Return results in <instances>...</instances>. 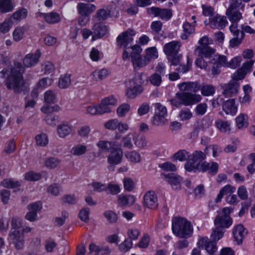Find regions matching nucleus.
<instances>
[{
	"label": "nucleus",
	"instance_id": "9b49d317",
	"mask_svg": "<svg viewBox=\"0 0 255 255\" xmlns=\"http://www.w3.org/2000/svg\"><path fill=\"white\" fill-rule=\"evenodd\" d=\"M228 22L226 16L217 14L214 16L209 18V24L213 29H224L228 24Z\"/></svg>",
	"mask_w": 255,
	"mask_h": 255
},
{
	"label": "nucleus",
	"instance_id": "37998d69",
	"mask_svg": "<svg viewBox=\"0 0 255 255\" xmlns=\"http://www.w3.org/2000/svg\"><path fill=\"white\" fill-rule=\"evenodd\" d=\"M0 185L5 188H13L19 186L20 183L18 181H14L10 179H6L1 181Z\"/></svg>",
	"mask_w": 255,
	"mask_h": 255
},
{
	"label": "nucleus",
	"instance_id": "1a4fd4ad",
	"mask_svg": "<svg viewBox=\"0 0 255 255\" xmlns=\"http://www.w3.org/2000/svg\"><path fill=\"white\" fill-rule=\"evenodd\" d=\"M179 99L182 101L183 105L188 106L194 105L200 102L202 99L199 94L189 92L177 93Z\"/></svg>",
	"mask_w": 255,
	"mask_h": 255
},
{
	"label": "nucleus",
	"instance_id": "3c124183",
	"mask_svg": "<svg viewBox=\"0 0 255 255\" xmlns=\"http://www.w3.org/2000/svg\"><path fill=\"white\" fill-rule=\"evenodd\" d=\"M212 59L213 61L216 62L221 67H228V61L226 56L216 55Z\"/></svg>",
	"mask_w": 255,
	"mask_h": 255
},
{
	"label": "nucleus",
	"instance_id": "5701e85b",
	"mask_svg": "<svg viewBox=\"0 0 255 255\" xmlns=\"http://www.w3.org/2000/svg\"><path fill=\"white\" fill-rule=\"evenodd\" d=\"M143 90V88L142 87L129 83V86L127 88L126 93L128 98L133 99L141 94Z\"/></svg>",
	"mask_w": 255,
	"mask_h": 255
},
{
	"label": "nucleus",
	"instance_id": "a211bd4d",
	"mask_svg": "<svg viewBox=\"0 0 255 255\" xmlns=\"http://www.w3.org/2000/svg\"><path fill=\"white\" fill-rule=\"evenodd\" d=\"M181 46L180 43L176 41H172L165 44L163 47V51L168 56H174L176 55Z\"/></svg>",
	"mask_w": 255,
	"mask_h": 255
},
{
	"label": "nucleus",
	"instance_id": "7c9ffc66",
	"mask_svg": "<svg viewBox=\"0 0 255 255\" xmlns=\"http://www.w3.org/2000/svg\"><path fill=\"white\" fill-rule=\"evenodd\" d=\"M111 10L108 8H101L97 11L94 18L97 19L98 21H104L111 17Z\"/></svg>",
	"mask_w": 255,
	"mask_h": 255
},
{
	"label": "nucleus",
	"instance_id": "9d476101",
	"mask_svg": "<svg viewBox=\"0 0 255 255\" xmlns=\"http://www.w3.org/2000/svg\"><path fill=\"white\" fill-rule=\"evenodd\" d=\"M248 233V230L241 224L235 226L233 229V235L234 241L238 245L243 244V241Z\"/></svg>",
	"mask_w": 255,
	"mask_h": 255
},
{
	"label": "nucleus",
	"instance_id": "603ef678",
	"mask_svg": "<svg viewBox=\"0 0 255 255\" xmlns=\"http://www.w3.org/2000/svg\"><path fill=\"white\" fill-rule=\"evenodd\" d=\"M134 144L139 148H144L146 146L147 142L145 137L142 135H137L133 137Z\"/></svg>",
	"mask_w": 255,
	"mask_h": 255
},
{
	"label": "nucleus",
	"instance_id": "c85d7f7f",
	"mask_svg": "<svg viewBox=\"0 0 255 255\" xmlns=\"http://www.w3.org/2000/svg\"><path fill=\"white\" fill-rule=\"evenodd\" d=\"M57 132L60 137H65L71 132V128L67 123H63L57 127Z\"/></svg>",
	"mask_w": 255,
	"mask_h": 255
},
{
	"label": "nucleus",
	"instance_id": "39448f33",
	"mask_svg": "<svg viewBox=\"0 0 255 255\" xmlns=\"http://www.w3.org/2000/svg\"><path fill=\"white\" fill-rule=\"evenodd\" d=\"M232 209L225 207L218 212L214 219V225L217 228L224 229L229 228L233 224V220L230 216Z\"/></svg>",
	"mask_w": 255,
	"mask_h": 255
},
{
	"label": "nucleus",
	"instance_id": "dca6fc26",
	"mask_svg": "<svg viewBox=\"0 0 255 255\" xmlns=\"http://www.w3.org/2000/svg\"><path fill=\"white\" fill-rule=\"evenodd\" d=\"M178 88L180 91L183 92L196 93L200 90L201 86L197 82H185L179 84Z\"/></svg>",
	"mask_w": 255,
	"mask_h": 255
},
{
	"label": "nucleus",
	"instance_id": "393cba45",
	"mask_svg": "<svg viewBox=\"0 0 255 255\" xmlns=\"http://www.w3.org/2000/svg\"><path fill=\"white\" fill-rule=\"evenodd\" d=\"M97 146L104 151H112L116 146H119L120 144L116 141H108L106 140H100L97 143Z\"/></svg>",
	"mask_w": 255,
	"mask_h": 255
},
{
	"label": "nucleus",
	"instance_id": "de8ad7c7",
	"mask_svg": "<svg viewBox=\"0 0 255 255\" xmlns=\"http://www.w3.org/2000/svg\"><path fill=\"white\" fill-rule=\"evenodd\" d=\"M190 156V153L184 149L180 150L174 154V158L180 161H185L189 159Z\"/></svg>",
	"mask_w": 255,
	"mask_h": 255
},
{
	"label": "nucleus",
	"instance_id": "2eb2a0df",
	"mask_svg": "<svg viewBox=\"0 0 255 255\" xmlns=\"http://www.w3.org/2000/svg\"><path fill=\"white\" fill-rule=\"evenodd\" d=\"M223 89L222 94L225 97H231L237 93L239 84L237 82H230L225 84L222 86Z\"/></svg>",
	"mask_w": 255,
	"mask_h": 255
},
{
	"label": "nucleus",
	"instance_id": "5fc2aeb1",
	"mask_svg": "<svg viewBox=\"0 0 255 255\" xmlns=\"http://www.w3.org/2000/svg\"><path fill=\"white\" fill-rule=\"evenodd\" d=\"M36 144L38 146H44L48 143V137L45 134H40L35 136Z\"/></svg>",
	"mask_w": 255,
	"mask_h": 255
},
{
	"label": "nucleus",
	"instance_id": "bb28decb",
	"mask_svg": "<svg viewBox=\"0 0 255 255\" xmlns=\"http://www.w3.org/2000/svg\"><path fill=\"white\" fill-rule=\"evenodd\" d=\"M162 176L171 185H179L182 181V178L173 173L168 174H162Z\"/></svg>",
	"mask_w": 255,
	"mask_h": 255
},
{
	"label": "nucleus",
	"instance_id": "20e7f679",
	"mask_svg": "<svg viewBox=\"0 0 255 255\" xmlns=\"http://www.w3.org/2000/svg\"><path fill=\"white\" fill-rule=\"evenodd\" d=\"M245 4L237 0H230V4L226 11V14L232 23H238L243 18L242 13Z\"/></svg>",
	"mask_w": 255,
	"mask_h": 255
},
{
	"label": "nucleus",
	"instance_id": "c03bdc74",
	"mask_svg": "<svg viewBox=\"0 0 255 255\" xmlns=\"http://www.w3.org/2000/svg\"><path fill=\"white\" fill-rule=\"evenodd\" d=\"M149 81L152 85L158 87L162 82L161 76L157 73H154L150 76Z\"/></svg>",
	"mask_w": 255,
	"mask_h": 255
},
{
	"label": "nucleus",
	"instance_id": "b1692460",
	"mask_svg": "<svg viewBox=\"0 0 255 255\" xmlns=\"http://www.w3.org/2000/svg\"><path fill=\"white\" fill-rule=\"evenodd\" d=\"M89 248L90 253H95V255H103L104 254H109L111 252V250L108 247H100L93 243L90 245Z\"/></svg>",
	"mask_w": 255,
	"mask_h": 255
},
{
	"label": "nucleus",
	"instance_id": "4468645a",
	"mask_svg": "<svg viewBox=\"0 0 255 255\" xmlns=\"http://www.w3.org/2000/svg\"><path fill=\"white\" fill-rule=\"evenodd\" d=\"M198 245L202 248H204L210 255H213L217 249L216 243L209 240L207 237L201 238L198 242Z\"/></svg>",
	"mask_w": 255,
	"mask_h": 255
},
{
	"label": "nucleus",
	"instance_id": "473e14b6",
	"mask_svg": "<svg viewBox=\"0 0 255 255\" xmlns=\"http://www.w3.org/2000/svg\"><path fill=\"white\" fill-rule=\"evenodd\" d=\"M237 126L239 129L246 128L248 126V116L241 114L236 119Z\"/></svg>",
	"mask_w": 255,
	"mask_h": 255
},
{
	"label": "nucleus",
	"instance_id": "69168bd1",
	"mask_svg": "<svg viewBox=\"0 0 255 255\" xmlns=\"http://www.w3.org/2000/svg\"><path fill=\"white\" fill-rule=\"evenodd\" d=\"M10 191L8 189H2L0 191V197L1 202L4 204L8 203L10 199Z\"/></svg>",
	"mask_w": 255,
	"mask_h": 255
},
{
	"label": "nucleus",
	"instance_id": "49530a36",
	"mask_svg": "<svg viewBox=\"0 0 255 255\" xmlns=\"http://www.w3.org/2000/svg\"><path fill=\"white\" fill-rule=\"evenodd\" d=\"M145 58H148V62L150 61L151 59H155L158 57V52L155 47H151L148 48L146 50V54L144 56Z\"/></svg>",
	"mask_w": 255,
	"mask_h": 255
},
{
	"label": "nucleus",
	"instance_id": "0eeeda50",
	"mask_svg": "<svg viewBox=\"0 0 255 255\" xmlns=\"http://www.w3.org/2000/svg\"><path fill=\"white\" fill-rule=\"evenodd\" d=\"M123 149L119 146H116L115 149H113L110 154L108 156L107 161L110 164L108 167L109 170H114V167L113 165H117L120 163L123 159Z\"/></svg>",
	"mask_w": 255,
	"mask_h": 255
},
{
	"label": "nucleus",
	"instance_id": "e433bc0d",
	"mask_svg": "<svg viewBox=\"0 0 255 255\" xmlns=\"http://www.w3.org/2000/svg\"><path fill=\"white\" fill-rule=\"evenodd\" d=\"M27 10L25 8H21L15 11L10 18L16 20H20L25 18L27 16Z\"/></svg>",
	"mask_w": 255,
	"mask_h": 255
},
{
	"label": "nucleus",
	"instance_id": "4d7b16f0",
	"mask_svg": "<svg viewBox=\"0 0 255 255\" xmlns=\"http://www.w3.org/2000/svg\"><path fill=\"white\" fill-rule=\"evenodd\" d=\"M60 161L57 158L50 157L45 161V165L46 167L49 169H53L57 167Z\"/></svg>",
	"mask_w": 255,
	"mask_h": 255
},
{
	"label": "nucleus",
	"instance_id": "6e6552de",
	"mask_svg": "<svg viewBox=\"0 0 255 255\" xmlns=\"http://www.w3.org/2000/svg\"><path fill=\"white\" fill-rule=\"evenodd\" d=\"M135 32L132 29L129 28L123 32L117 38V45L120 48L128 47V45L133 41L132 37L135 35Z\"/></svg>",
	"mask_w": 255,
	"mask_h": 255
},
{
	"label": "nucleus",
	"instance_id": "412c9836",
	"mask_svg": "<svg viewBox=\"0 0 255 255\" xmlns=\"http://www.w3.org/2000/svg\"><path fill=\"white\" fill-rule=\"evenodd\" d=\"M77 8L80 15L89 16L90 14L96 10V6L93 4L80 2L77 4Z\"/></svg>",
	"mask_w": 255,
	"mask_h": 255
},
{
	"label": "nucleus",
	"instance_id": "bf43d9fd",
	"mask_svg": "<svg viewBox=\"0 0 255 255\" xmlns=\"http://www.w3.org/2000/svg\"><path fill=\"white\" fill-rule=\"evenodd\" d=\"M130 106L127 104H124L117 109V113L119 117H123L129 111Z\"/></svg>",
	"mask_w": 255,
	"mask_h": 255
},
{
	"label": "nucleus",
	"instance_id": "f8f14e48",
	"mask_svg": "<svg viewBox=\"0 0 255 255\" xmlns=\"http://www.w3.org/2000/svg\"><path fill=\"white\" fill-rule=\"evenodd\" d=\"M143 205L149 209L155 210L158 207L157 197L153 191H148L143 197Z\"/></svg>",
	"mask_w": 255,
	"mask_h": 255
},
{
	"label": "nucleus",
	"instance_id": "338daca9",
	"mask_svg": "<svg viewBox=\"0 0 255 255\" xmlns=\"http://www.w3.org/2000/svg\"><path fill=\"white\" fill-rule=\"evenodd\" d=\"M122 143H123V146L125 147H127L128 149H131L132 148L133 145L131 142V137L130 133L122 137Z\"/></svg>",
	"mask_w": 255,
	"mask_h": 255
},
{
	"label": "nucleus",
	"instance_id": "2f4dec72",
	"mask_svg": "<svg viewBox=\"0 0 255 255\" xmlns=\"http://www.w3.org/2000/svg\"><path fill=\"white\" fill-rule=\"evenodd\" d=\"M118 201L122 206L132 205L135 202V198L131 195H120L118 196Z\"/></svg>",
	"mask_w": 255,
	"mask_h": 255
},
{
	"label": "nucleus",
	"instance_id": "ea45409f",
	"mask_svg": "<svg viewBox=\"0 0 255 255\" xmlns=\"http://www.w3.org/2000/svg\"><path fill=\"white\" fill-rule=\"evenodd\" d=\"M217 128L222 132H227L230 130V124L228 121L218 120L215 122Z\"/></svg>",
	"mask_w": 255,
	"mask_h": 255
},
{
	"label": "nucleus",
	"instance_id": "7ed1b4c3",
	"mask_svg": "<svg viewBox=\"0 0 255 255\" xmlns=\"http://www.w3.org/2000/svg\"><path fill=\"white\" fill-rule=\"evenodd\" d=\"M172 230L176 237L180 238H188L193 233L191 223L185 219L179 217H175L172 219Z\"/></svg>",
	"mask_w": 255,
	"mask_h": 255
},
{
	"label": "nucleus",
	"instance_id": "cd10ccee",
	"mask_svg": "<svg viewBox=\"0 0 255 255\" xmlns=\"http://www.w3.org/2000/svg\"><path fill=\"white\" fill-rule=\"evenodd\" d=\"M129 82L130 83L142 87L147 82V77L146 74L138 73L135 74L134 77Z\"/></svg>",
	"mask_w": 255,
	"mask_h": 255
},
{
	"label": "nucleus",
	"instance_id": "72a5a7b5",
	"mask_svg": "<svg viewBox=\"0 0 255 255\" xmlns=\"http://www.w3.org/2000/svg\"><path fill=\"white\" fill-rule=\"evenodd\" d=\"M71 75L66 73L59 78L58 85L60 88L65 89L68 87L71 84Z\"/></svg>",
	"mask_w": 255,
	"mask_h": 255
},
{
	"label": "nucleus",
	"instance_id": "f3484780",
	"mask_svg": "<svg viewBox=\"0 0 255 255\" xmlns=\"http://www.w3.org/2000/svg\"><path fill=\"white\" fill-rule=\"evenodd\" d=\"M41 56V53L39 50H37L34 54L29 53L27 54L23 60V64L25 67H31L35 66L38 62L39 59Z\"/></svg>",
	"mask_w": 255,
	"mask_h": 255
},
{
	"label": "nucleus",
	"instance_id": "aec40b11",
	"mask_svg": "<svg viewBox=\"0 0 255 255\" xmlns=\"http://www.w3.org/2000/svg\"><path fill=\"white\" fill-rule=\"evenodd\" d=\"M92 29L93 40L101 38L108 31L107 26L100 23L95 24Z\"/></svg>",
	"mask_w": 255,
	"mask_h": 255
},
{
	"label": "nucleus",
	"instance_id": "ddd939ff",
	"mask_svg": "<svg viewBox=\"0 0 255 255\" xmlns=\"http://www.w3.org/2000/svg\"><path fill=\"white\" fill-rule=\"evenodd\" d=\"M9 240L17 250L21 249L24 245V235L19 230H14L9 234Z\"/></svg>",
	"mask_w": 255,
	"mask_h": 255
},
{
	"label": "nucleus",
	"instance_id": "a878e982",
	"mask_svg": "<svg viewBox=\"0 0 255 255\" xmlns=\"http://www.w3.org/2000/svg\"><path fill=\"white\" fill-rule=\"evenodd\" d=\"M131 59L134 68L144 67L149 63L148 58H145L144 56L142 58L141 55L132 56Z\"/></svg>",
	"mask_w": 255,
	"mask_h": 255
},
{
	"label": "nucleus",
	"instance_id": "13d9d810",
	"mask_svg": "<svg viewBox=\"0 0 255 255\" xmlns=\"http://www.w3.org/2000/svg\"><path fill=\"white\" fill-rule=\"evenodd\" d=\"M244 39V33H241L240 36H234L229 41V46L231 47H235L238 46L242 42Z\"/></svg>",
	"mask_w": 255,
	"mask_h": 255
},
{
	"label": "nucleus",
	"instance_id": "6e6d98bb",
	"mask_svg": "<svg viewBox=\"0 0 255 255\" xmlns=\"http://www.w3.org/2000/svg\"><path fill=\"white\" fill-rule=\"evenodd\" d=\"M132 242L128 239H125L124 242L122 243L119 246L120 250L122 252H127L131 248Z\"/></svg>",
	"mask_w": 255,
	"mask_h": 255
},
{
	"label": "nucleus",
	"instance_id": "774afa93",
	"mask_svg": "<svg viewBox=\"0 0 255 255\" xmlns=\"http://www.w3.org/2000/svg\"><path fill=\"white\" fill-rule=\"evenodd\" d=\"M98 109L99 110V114L109 113L112 111L111 107L107 104H106L103 100L98 105Z\"/></svg>",
	"mask_w": 255,
	"mask_h": 255
},
{
	"label": "nucleus",
	"instance_id": "f03ea898",
	"mask_svg": "<svg viewBox=\"0 0 255 255\" xmlns=\"http://www.w3.org/2000/svg\"><path fill=\"white\" fill-rule=\"evenodd\" d=\"M206 153L201 150L194 151L190 159L185 164V169L189 171H196L205 172L208 171L210 174L215 175L218 170L219 165L217 162H208L206 159Z\"/></svg>",
	"mask_w": 255,
	"mask_h": 255
},
{
	"label": "nucleus",
	"instance_id": "0e129e2a",
	"mask_svg": "<svg viewBox=\"0 0 255 255\" xmlns=\"http://www.w3.org/2000/svg\"><path fill=\"white\" fill-rule=\"evenodd\" d=\"M247 72L242 68H239L232 75V79L235 80H240L245 78Z\"/></svg>",
	"mask_w": 255,
	"mask_h": 255
},
{
	"label": "nucleus",
	"instance_id": "a19ab883",
	"mask_svg": "<svg viewBox=\"0 0 255 255\" xmlns=\"http://www.w3.org/2000/svg\"><path fill=\"white\" fill-rule=\"evenodd\" d=\"M126 157L130 162L138 163L140 161V155L136 151L133 150L125 153Z\"/></svg>",
	"mask_w": 255,
	"mask_h": 255
},
{
	"label": "nucleus",
	"instance_id": "8fccbe9b",
	"mask_svg": "<svg viewBox=\"0 0 255 255\" xmlns=\"http://www.w3.org/2000/svg\"><path fill=\"white\" fill-rule=\"evenodd\" d=\"M201 92L204 96H210L213 95L215 92V88L212 85H206L201 87Z\"/></svg>",
	"mask_w": 255,
	"mask_h": 255
},
{
	"label": "nucleus",
	"instance_id": "4c0bfd02",
	"mask_svg": "<svg viewBox=\"0 0 255 255\" xmlns=\"http://www.w3.org/2000/svg\"><path fill=\"white\" fill-rule=\"evenodd\" d=\"M224 233V229H220L215 227V228L213 230L211 235V240L217 243V242L223 237Z\"/></svg>",
	"mask_w": 255,
	"mask_h": 255
},
{
	"label": "nucleus",
	"instance_id": "58836bf2",
	"mask_svg": "<svg viewBox=\"0 0 255 255\" xmlns=\"http://www.w3.org/2000/svg\"><path fill=\"white\" fill-rule=\"evenodd\" d=\"M25 27L24 26H18L13 32V38L15 41H19L21 40L25 31Z\"/></svg>",
	"mask_w": 255,
	"mask_h": 255
},
{
	"label": "nucleus",
	"instance_id": "052dcab7",
	"mask_svg": "<svg viewBox=\"0 0 255 255\" xmlns=\"http://www.w3.org/2000/svg\"><path fill=\"white\" fill-rule=\"evenodd\" d=\"M90 210L88 208H82L79 213V217L82 221L87 223L89 220Z\"/></svg>",
	"mask_w": 255,
	"mask_h": 255
},
{
	"label": "nucleus",
	"instance_id": "f704fd0d",
	"mask_svg": "<svg viewBox=\"0 0 255 255\" xmlns=\"http://www.w3.org/2000/svg\"><path fill=\"white\" fill-rule=\"evenodd\" d=\"M87 150V146L82 144H78L72 147L71 152L74 155L80 156L85 154Z\"/></svg>",
	"mask_w": 255,
	"mask_h": 255
},
{
	"label": "nucleus",
	"instance_id": "4be33fe9",
	"mask_svg": "<svg viewBox=\"0 0 255 255\" xmlns=\"http://www.w3.org/2000/svg\"><path fill=\"white\" fill-rule=\"evenodd\" d=\"M196 52L199 56L210 58L214 54L215 50L209 46H200L196 49Z\"/></svg>",
	"mask_w": 255,
	"mask_h": 255
},
{
	"label": "nucleus",
	"instance_id": "09e8293b",
	"mask_svg": "<svg viewBox=\"0 0 255 255\" xmlns=\"http://www.w3.org/2000/svg\"><path fill=\"white\" fill-rule=\"evenodd\" d=\"M12 24L11 18L5 19V20L0 24V31L3 33L7 32L11 28Z\"/></svg>",
	"mask_w": 255,
	"mask_h": 255
},
{
	"label": "nucleus",
	"instance_id": "a18cd8bd",
	"mask_svg": "<svg viewBox=\"0 0 255 255\" xmlns=\"http://www.w3.org/2000/svg\"><path fill=\"white\" fill-rule=\"evenodd\" d=\"M103 215L109 223H115L118 220L117 215L112 210H107L105 211Z\"/></svg>",
	"mask_w": 255,
	"mask_h": 255
},
{
	"label": "nucleus",
	"instance_id": "680f3d73",
	"mask_svg": "<svg viewBox=\"0 0 255 255\" xmlns=\"http://www.w3.org/2000/svg\"><path fill=\"white\" fill-rule=\"evenodd\" d=\"M207 105L205 103L198 104L195 110L196 114L198 116L204 115L207 111Z\"/></svg>",
	"mask_w": 255,
	"mask_h": 255
},
{
	"label": "nucleus",
	"instance_id": "6ab92c4d",
	"mask_svg": "<svg viewBox=\"0 0 255 255\" xmlns=\"http://www.w3.org/2000/svg\"><path fill=\"white\" fill-rule=\"evenodd\" d=\"M233 99H229L222 103V110L227 115L234 116L237 112L238 107Z\"/></svg>",
	"mask_w": 255,
	"mask_h": 255
},
{
	"label": "nucleus",
	"instance_id": "f257e3e1",
	"mask_svg": "<svg viewBox=\"0 0 255 255\" xmlns=\"http://www.w3.org/2000/svg\"><path fill=\"white\" fill-rule=\"evenodd\" d=\"M25 69L19 62H14L10 69L9 74L4 80V84L8 90H12L14 94H19L27 91L23 74Z\"/></svg>",
	"mask_w": 255,
	"mask_h": 255
},
{
	"label": "nucleus",
	"instance_id": "e2e57ef3",
	"mask_svg": "<svg viewBox=\"0 0 255 255\" xmlns=\"http://www.w3.org/2000/svg\"><path fill=\"white\" fill-rule=\"evenodd\" d=\"M22 226V220L18 217L14 216L12 217L11 226L12 229L18 230Z\"/></svg>",
	"mask_w": 255,
	"mask_h": 255
},
{
	"label": "nucleus",
	"instance_id": "c756f323",
	"mask_svg": "<svg viewBox=\"0 0 255 255\" xmlns=\"http://www.w3.org/2000/svg\"><path fill=\"white\" fill-rule=\"evenodd\" d=\"M14 7L12 0H0V12L7 13L12 11Z\"/></svg>",
	"mask_w": 255,
	"mask_h": 255
},
{
	"label": "nucleus",
	"instance_id": "864d4df0",
	"mask_svg": "<svg viewBox=\"0 0 255 255\" xmlns=\"http://www.w3.org/2000/svg\"><path fill=\"white\" fill-rule=\"evenodd\" d=\"M127 234L128 236V239L130 241L136 240L140 234V231L139 229L136 228L129 229L128 231Z\"/></svg>",
	"mask_w": 255,
	"mask_h": 255
},
{
	"label": "nucleus",
	"instance_id": "423d86ee",
	"mask_svg": "<svg viewBox=\"0 0 255 255\" xmlns=\"http://www.w3.org/2000/svg\"><path fill=\"white\" fill-rule=\"evenodd\" d=\"M154 116L152 120L153 125L161 126L165 124L167 121L165 117L167 116V112L166 108L159 103H155Z\"/></svg>",
	"mask_w": 255,
	"mask_h": 255
},
{
	"label": "nucleus",
	"instance_id": "c9c22d12",
	"mask_svg": "<svg viewBox=\"0 0 255 255\" xmlns=\"http://www.w3.org/2000/svg\"><path fill=\"white\" fill-rule=\"evenodd\" d=\"M110 73V72L108 69H102L94 71L92 74L95 80L99 81L107 77Z\"/></svg>",
	"mask_w": 255,
	"mask_h": 255
},
{
	"label": "nucleus",
	"instance_id": "79ce46f5",
	"mask_svg": "<svg viewBox=\"0 0 255 255\" xmlns=\"http://www.w3.org/2000/svg\"><path fill=\"white\" fill-rule=\"evenodd\" d=\"M44 15L45 19L48 23L53 24L60 21L59 15L56 12H52Z\"/></svg>",
	"mask_w": 255,
	"mask_h": 255
}]
</instances>
